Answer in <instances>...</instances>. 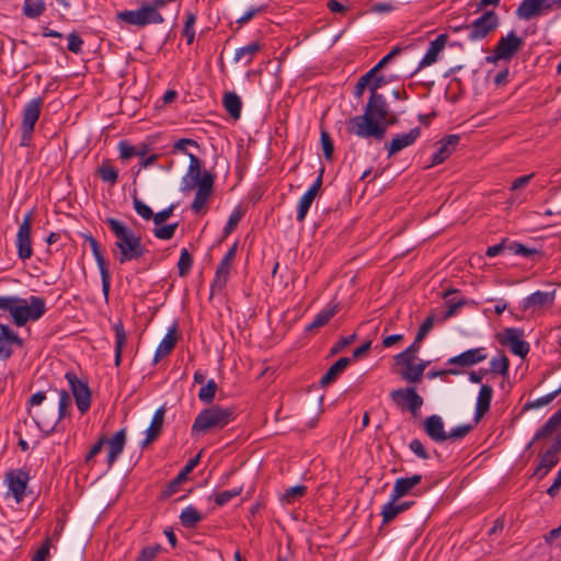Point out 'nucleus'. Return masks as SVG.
I'll return each mask as SVG.
<instances>
[{
    "label": "nucleus",
    "mask_w": 561,
    "mask_h": 561,
    "mask_svg": "<svg viewBox=\"0 0 561 561\" xmlns=\"http://www.w3.org/2000/svg\"><path fill=\"white\" fill-rule=\"evenodd\" d=\"M106 224L116 237L114 245L119 251L117 260L121 264L139 260L145 255L147 249L142 245L140 236L115 218H107Z\"/></svg>",
    "instance_id": "obj_1"
},
{
    "label": "nucleus",
    "mask_w": 561,
    "mask_h": 561,
    "mask_svg": "<svg viewBox=\"0 0 561 561\" xmlns=\"http://www.w3.org/2000/svg\"><path fill=\"white\" fill-rule=\"evenodd\" d=\"M26 411L41 431L50 432L58 423L55 396L45 391L32 394L26 403Z\"/></svg>",
    "instance_id": "obj_2"
},
{
    "label": "nucleus",
    "mask_w": 561,
    "mask_h": 561,
    "mask_svg": "<svg viewBox=\"0 0 561 561\" xmlns=\"http://www.w3.org/2000/svg\"><path fill=\"white\" fill-rule=\"evenodd\" d=\"M19 304H14L12 310L13 322L18 327H23L28 321H36L46 312L45 300L37 296H31L28 301L20 298Z\"/></svg>",
    "instance_id": "obj_3"
},
{
    "label": "nucleus",
    "mask_w": 561,
    "mask_h": 561,
    "mask_svg": "<svg viewBox=\"0 0 561 561\" xmlns=\"http://www.w3.org/2000/svg\"><path fill=\"white\" fill-rule=\"evenodd\" d=\"M197 187L196 196L192 203V210L194 213H199L208 199L210 198V172L205 171L202 175V179H195V176H191L185 174L182 180L181 191L183 193H188Z\"/></svg>",
    "instance_id": "obj_4"
},
{
    "label": "nucleus",
    "mask_w": 561,
    "mask_h": 561,
    "mask_svg": "<svg viewBox=\"0 0 561 561\" xmlns=\"http://www.w3.org/2000/svg\"><path fill=\"white\" fill-rule=\"evenodd\" d=\"M346 130L360 138L373 137L377 140L383 139L386 135V126L379 124L376 119H371L366 113L350 118L346 124Z\"/></svg>",
    "instance_id": "obj_5"
},
{
    "label": "nucleus",
    "mask_w": 561,
    "mask_h": 561,
    "mask_svg": "<svg viewBox=\"0 0 561 561\" xmlns=\"http://www.w3.org/2000/svg\"><path fill=\"white\" fill-rule=\"evenodd\" d=\"M116 19L128 25L145 27L149 24H160L164 21L159 11L149 4H142L137 10H125L116 13Z\"/></svg>",
    "instance_id": "obj_6"
},
{
    "label": "nucleus",
    "mask_w": 561,
    "mask_h": 561,
    "mask_svg": "<svg viewBox=\"0 0 561 561\" xmlns=\"http://www.w3.org/2000/svg\"><path fill=\"white\" fill-rule=\"evenodd\" d=\"M524 46V41L511 31L502 36L495 45L492 55L485 57L486 62L496 64L500 60H511Z\"/></svg>",
    "instance_id": "obj_7"
},
{
    "label": "nucleus",
    "mask_w": 561,
    "mask_h": 561,
    "mask_svg": "<svg viewBox=\"0 0 561 561\" xmlns=\"http://www.w3.org/2000/svg\"><path fill=\"white\" fill-rule=\"evenodd\" d=\"M42 104L43 100L41 98L32 99L25 104L21 124V146H27L30 144L35 124L41 115Z\"/></svg>",
    "instance_id": "obj_8"
},
{
    "label": "nucleus",
    "mask_w": 561,
    "mask_h": 561,
    "mask_svg": "<svg viewBox=\"0 0 561 561\" xmlns=\"http://www.w3.org/2000/svg\"><path fill=\"white\" fill-rule=\"evenodd\" d=\"M499 25V16L494 11H486L476 19L468 27V38L472 42L488 36Z\"/></svg>",
    "instance_id": "obj_9"
},
{
    "label": "nucleus",
    "mask_w": 561,
    "mask_h": 561,
    "mask_svg": "<svg viewBox=\"0 0 561 561\" xmlns=\"http://www.w3.org/2000/svg\"><path fill=\"white\" fill-rule=\"evenodd\" d=\"M558 5V0H523L516 9V15L525 21L542 15Z\"/></svg>",
    "instance_id": "obj_10"
},
{
    "label": "nucleus",
    "mask_w": 561,
    "mask_h": 561,
    "mask_svg": "<svg viewBox=\"0 0 561 561\" xmlns=\"http://www.w3.org/2000/svg\"><path fill=\"white\" fill-rule=\"evenodd\" d=\"M391 400L400 409H408L413 415H416L424 401L416 393L414 388H400L390 392Z\"/></svg>",
    "instance_id": "obj_11"
},
{
    "label": "nucleus",
    "mask_w": 561,
    "mask_h": 561,
    "mask_svg": "<svg viewBox=\"0 0 561 561\" xmlns=\"http://www.w3.org/2000/svg\"><path fill=\"white\" fill-rule=\"evenodd\" d=\"M33 216L32 213H27L22 222L19 226L16 233V247L18 255L21 260H28L33 254L32 241H31V229H32Z\"/></svg>",
    "instance_id": "obj_12"
},
{
    "label": "nucleus",
    "mask_w": 561,
    "mask_h": 561,
    "mask_svg": "<svg viewBox=\"0 0 561 561\" xmlns=\"http://www.w3.org/2000/svg\"><path fill=\"white\" fill-rule=\"evenodd\" d=\"M66 379L71 388L78 410L85 413L91 404V391L87 382L79 379L73 373H67Z\"/></svg>",
    "instance_id": "obj_13"
},
{
    "label": "nucleus",
    "mask_w": 561,
    "mask_h": 561,
    "mask_svg": "<svg viewBox=\"0 0 561 561\" xmlns=\"http://www.w3.org/2000/svg\"><path fill=\"white\" fill-rule=\"evenodd\" d=\"M30 474L21 469L10 470L5 474L4 482L8 484L9 492L12 494L16 503H21L25 496V490Z\"/></svg>",
    "instance_id": "obj_14"
},
{
    "label": "nucleus",
    "mask_w": 561,
    "mask_h": 561,
    "mask_svg": "<svg viewBox=\"0 0 561 561\" xmlns=\"http://www.w3.org/2000/svg\"><path fill=\"white\" fill-rule=\"evenodd\" d=\"M84 239H85V241H88V243L91 248L92 254L96 261V264H98V267H99L100 274H101V279H102V291H103L105 299H107L108 293H110V287H111V275H110V272H108V268L106 265V261L102 254L100 244L96 241V239L93 238L91 234H85Z\"/></svg>",
    "instance_id": "obj_15"
},
{
    "label": "nucleus",
    "mask_w": 561,
    "mask_h": 561,
    "mask_svg": "<svg viewBox=\"0 0 561 561\" xmlns=\"http://www.w3.org/2000/svg\"><path fill=\"white\" fill-rule=\"evenodd\" d=\"M556 290L540 291L527 296L522 302L523 311L538 312L547 307H551L554 302Z\"/></svg>",
    "instance_id": "obj_16"
},
{
    "label": "nucleus",
    "mask_w": 561,
    "mask_h": 561,
    "mask_svg": "<svg viewBox=\"0 0 561 561\" xmlns=\"http://www.w3.org/2000/svg\"><path fill=\"white\" fill-rule=\"evenodd\" d=\"M421 135L420 127H414L410 131L396 135L392 140L386 145L388 157H392L407 147L412 146Z\"/></svg>",
    "instance_id": "obj_17"
},
{
    "label": "nucleus",
    "mask_w": 561,
    "mask_h": 561,
    "mask_svg": "<svg viewBox=\"0 0 561 561\" xmlns=\"http://www.w3.org/2000/svg\"><path fill=\"white\" fill-rule=\"evenodd\" d=\"M364 113L369 115L371 119H376L379 124H381L382 121H386L389 114V108L383 95L379 93H371Z\"/></svg>",
    "instance_id": "obj_18"
},
{
    "label": "nucleus",
    "mask_w": 561,
    "mask_h": 561,
    "mask_svg": "<svg viewBox=\"0 0 561 561\" xmlns=\"http://www.w3.org/2000/svg\"><path fill=\"white\" fill-rule=\"evenodd\" d=\"M503 343L510 346L511 351L520 357H525L529 353V344L523 340V331L514 328L504 331Z\"/></svg>",
    "instance_id": "obj_19"
},
{
    "label": "nucleus",
    "mask_w": 561,
    "mask_h": 561,
    "mask_svg": "<svg viewBox=\"0 0 561 561\" xmlns=\"http://www.w3.org/2000/svg\"><path fill=\"white\" fill-rule=\"evenodd\" d=\"M322 185V172L319 174L313 184L308 188V191L300 197L297 205V220L302 222L308 214L310 206L312 205L314 198L317 197Z\"/></svg>",
    "instance_id": "obj_20"
},
{
    "label": "nucleus",
    "mask_w": 561,
    "mask_h": 561,
    "mask_svg": "<svg viewBox=\"0 0 561 561\" xmlns=\"http://www.w3.org/2000/svg\"><path fill=\"white\" fill-rule=\"evenodd\" d=\"M488 354L485 352L484 347H477L468 350L457 356L450 357L448 359L449 365H458L461 367H470L478 363L483 362L486 359Z\"/></svg>",
    "instance_id": "obj_21"
},
{
    "label": "nucleus",
    "mask_w": 561,
    "mask_h": 561,
    "mask_svg": "<svg viewBox=\"0 0 561 561\" xmlns=\"http://www.w3.org/2000/svg\"><path fill=\"white\" fill-rule=\"evenodd\" d=\"M422 481L421 474H414L407 478H398L394 481L393 489L391 492V500L398 501L409 494H414L413 489L419 485Z\"/></svg>",
    "instance_id": "obj_22"
},
{
    "label": "nucleus",
    "mask_w": 561,
    "mask_h": 561,
    "mask_svg": "<svg viewBox=\"0 0 561 561\" xmlns=\"http://www.w3.org/2000/svg\"><path fill=\"white\" fill-rule=\"evenodd\" d=\"M423 428L432 440L436 443L447 440V432L445 431L443 419L439 415L433 414L427 416L423 422Z\"/></svg>",
    "instance_id": "obj_23"
},
{
    "label": "nucleus",
    "mask_w": 561,
    "mask_h": 561,
    "mask_svg": "<svg viewBox=\"0 0 561 561\" xmlns=\"http://www.w3.org/2000/svg\"><path fill=\"white\" fill-rule=\"evenodd\" d=\"M237 253V243H234L225 254L222 260L220 261L217 270L216 276L214 280V286L222 287L228 280L230 270L232 267V261Z\"/></svg>",
    "instance_id": "obj_24"
},
{
    "label": "nucleus",
    "mask_w": 561,
    "mask_h": 561,
    "mask_svg": "<svg viewBox=\"0 0 561 561\" xmlns=\"http://www.w3.org/2000/svg\"><path fill=\"white\" fill-rule=\"evenodd\" d=\"M447 41V34H440L434 41H432L430 43L426 54L420 61L417 69H422L435 64L437 61L438 55L445 48Z\"/></svg>",
    "instance_id": "obj_25"
},
{
    "label": "nucleus",
    "mask_w": 561,
    "mask_h": 561,
    "mask_svg": "<svg viewBox=\"0 0 561 561\" xmlns=\"http://www.w3.org/2000/svg\"><path fill=\"white\" fill-rule=\"evenodd\" d=\"M458 142V135H449L446 138L442 139L438 144L437 151L432 157L431 165H436L444 162L455 150Z\"/></svg>",
    "instance_id": "obj_26"
},
{
    "label": "nucleus",
    "mask_w": 561,
    "mask_h": 561,
    "mask_svg": "<svg viewBox=\"0 0 561 561\" xmlns=\"http://www.w3.org/2000/svg\"><path fill=\"white\" fill-rule=\"evenodd\" d=\"M105 444L108 445L107 463L112 467L124 450L126 444V430L122 428L117 431L111 439H106Z\"/></svg>",
    "instance_id": "obj_27"
},
{
    "label": "nucleus",
    "mask_w": 561,
    "mask_h": 561,
    "mask_svg": "<svg viewBox=\"0 0 561 561\" xmlns=\"http://www.w3.org/2000/svg\"><path fill=\"white\" fill-rule=\"evenodd\" d=\"M492 397H493L492 387L489 385H482L480 388V391L478 393L477 403H476V414H474L476 424L490 410Z\"/></svg>",
    "instance_id": "obj_28"
},
{
    "label": "nucleus",
    "mask_w": 561,
    "mask_h": 561,
    "mask_svg": "<svg viewBox=\"0 0 561 561\" xmlns=\"http://www.w3.org/2000/svg\"><path fill=\"white\" fill-rule=\"evenodd\" d=\"M163 420H164V409L160 408L154 412L151 423L146 431V438L141 443L142 447L148 446L149 444H151L152 442H154L158 438V436L161 434V431H162Z\"/></svg>",
    "instance_id": "obj_29"
},
{
    "label": "nucleus",
    "mask_w": 561,
    "mask_h": 561,
    "mask_svg": "<svg viewBox=\"0 0 561 561\" xmlns=\"http://www.w3.org/2000/svg\"><path fill=\"white\" fill-rule=\"evenodd\" d=\"M176 343V324H173L169 328L165 336L162 339L160 344L158 345L154 354L153 362L158 363L161 358L165 357L171 353Z\"/></svg>",
    "instance_id": "obj_30"
},
{
    "label": "nucleus",
    "mask_w": 561,
    "mask_h": 561,
    "mask_svg": "<svg viewBox=\"0 0 561 561\" xmlns=\"http://www.w3.org/2000/svg\"><path fill=\"white\" fill-rule=\"evenodd\" d=\"M396 502L397 501H392L390 499V501L382 506L381 516H382L383 524L390 523L399 514L409 510L414 504V502H402L399 504H397Z\"/></svg>",
    "instance_id": "obj_31"
},
{
    "label": "nucleus",
    "mask_w": 561,
    "mask_h": 561,
    "mask_svg": "<svg viewBox=\"0 0 561 561\" xmlns=\"http://www.w3.org/2000/svg\"><path fill=\"white\" fill-rule=\"evenodd\" d=\"M222 105L232 119L240 118L242 101L236 92H226L222 98Z\"/></svg>",
    "instance_id": "obj_32"
},
{
    "label": "nucleus",
    "mask_w": 561,
    "mask_h": 561,
    "mask_svg": "<svg viewBox=\"0 0 561 561\" xmlns=\"http://www.w3.org/2000/svg\"><path fill=\"white\" fill-rule=\"evenodd\" d=\"M350 358L341 357L339 358L321 377L319 383L321 387H327L335 381L337 376L348 366Z\"/></svg>",
    "instance_id": "obj_33"
},
{
    "label": "nucleus",
    "mask_w": 561,
    "mask_h": 561,
    "mask_svg": "<svg viewBox=\"0 0 561 561\" xmlns=\"http://www.w3.org/2000/svg\"><path fill=\"white\" fill-rule=\"evenodd\" d=\"M561 426V409L557 411L548 421L536 432L529 446L543 437L551 435L556 430Z\"/></svg>",
    "instance_id": "obj_34"
},
{
    "label": "nucleus",
    "mask_w": 561,
    "mask_h": 561,
    "mask_svg": "<svg viewBox=\"0 0 561 561\" xmlns=\"http://www.w3.org/2000/svg\"><path fill=\"white\" fill-rule=\"evenodd\" d=\"M234 419V410L231 408H222L213 405V430L221 428Z\"/></svg>",
    "instance_id": "obj_35"
},
{
    "label": "nucleus",
    "mask_w": 561,
    "mask_h": 561,
    "mask_svg": "<svg viewBox=\"0 0 561 561\" xmlns=\"http://www.w3.org/2000/svg\"><path fill=\"white\" fill-rule=\"evenodd\" d=\"M113 330L115 332V366L118 367L122 363V352L123 347L127 341V335L123 325V322L119 320L113 325Z\"/></svg>",
    "instance_id": "obj_36"
},
{
    "label": "nucleus",
    "mask_w": 561,
    "mask_h": 561,
    "mask_svg": "<svg viewBox=\"0 0 561 561\" xmlns=\"http://www.w3.org/2000/svg\"><path fill=\"white\" fill-rule=\"evenodd\" d=\"M426 364L421 362L419 364H412L401 369L400 376L403 380L410 383H417L422 380Z\"/></svg>",
    "instance_id": "obj_37"
},
{
    "label": "nucleus",
    "mask_w": 561,
    "mask_h": 561,
    "mask_svg": "<svg viewBox=\"0 0 561 561\" xmlns=\"http://www.w3.org/2000/svg\"><path fill=\"white\" fill-rule=\"evenodd\" d=\"M337 310V304L328 305L314 317L313 321L307 327V330H313L325 325Z\"/></svg>",
    "instance_id": "obj_38"
},
{
    "label": "nucleus",
    "mask_w": 561,
    "mask_h": 561,
    "mask_svg": "<svg viewBox=\"0 0 561 561\" xmlns=\"http://www.w3.org/2000/svg\"><path fill=\"white\" fill-rule=\"evenodd\" d=\"M210 430V409H204L192 425V436L206 434Z\"/></svg>",
    "instance_id": "obj_39"
},
{
    "label": "nucleus",
    "mask_w": 561,
    "mask_h": 561,
    "mask_svg": "<svg viewBox=\"0 0 561 561\" xmlns=\"http://www.w3.org/2000/svg\"><path fill=\"white\" fill-rule=\"evenodd\" d=\"M261 48L262 45L259 42H252L243 47H240L236 50L234 60L243 61L244 65H250L254 55L259 53Z\"/></svg>",
    "instance_id": "obj_40"
},
{
    "label": "nucleus",
    "mask_w": 561,
    "mask_h": 561,
    "mask_svg": "<svg viewBox=\"0 0 561 561\" xmlns=\"http://www.w3.org/2000/svg\"><path fill=\"white\" fill-rule=\"evenodd\" d=\"M558 454L548 449L543 455H541L540 462L535 473L539 476V478H543L558 463Z\"/></svg>",
    "instance_id": "obj_41"
},
{
    "label": "nucleus",
    "mask_w": 561,
    "mask_h": 561,
    "mask_svg": "<svg viewBox=\"0 0 561 561\" xmlns=\"http://www.w3.org/2000/svg\"><path fill=\"white\" fill-rule=\"evenodd\" d=\"M50 394H58V402H57V409L56 412H58V422L68 415L69 408L71 405V397L66 390H53L50 391Z\"/></svg>",
    "instance_id": "obj_42"
},
{
    "label": "nucleus",
    "mask_w": 561,
    "mask_h": 561,
    "mask_svg": "<svg viewBox=\"0 0 561 561\" xmlns=\"http://www.w3.org/2000/svg\"><path fill=\"white\" fill-rule=\"evenodd\" d=\"M207 373L202 370H196L194 374V385H202V388L198 391V398L203 402H210V380L206 382Z\"/></svg>",
    "instance_id": "obj_43"
},
{
    "label": "nucleus",
    "mask_w": 561,
    "mask_h": 561,
    "mask_svg": "<svg viewBox=\"0 0 561 561\" xmlns=\"http://www.w3.org/2000/svg\"><path fill=\"white\" fill-rule=\"evenodd\" d=\"M45 10L43 0H24L23 13L30 19L38 18Z\"/></svg>",
    "instance_id": "obj_44"
},
{
    "label": "nucleus",
    "mask_w": 561,
    "mask_h": 561,
    "mask_svg": "<svg viewBox=\"0 0 561 561\" xmlns=\"http://www.w3.org/2000/svg\"><path fill=\"white\" fill-rule=\"evenodd\" d=\"M98 174L102 179V181L114 184L117 181L118 172L117 170L108 162L104 161L98 169Z\"/></svg>",
    "instance_id": "obj_45"
},
{
    "label": "nucleus",
    "mask_w": 561,
    "mask_h": 561,
    "mask_svg": "<svg viewBox=\"0 0 561 561\" xmlns=\"http://www.w3.org/2000/svg\"><path fill=\"white\" fill-rule=\"evenodd\" d=\"M201 514L192 506L186 507L180 515V519L183 526L194 527L201 520Z\"/></svg>",
    "instance_id": "obj_46"
},
{
    "label": "nucleus",
    "mask_w": 561,
    "mask_h": 561,
    "mask_svg": "<svg viewBox=\"0 0 561 561\" xmlns=\"http://www.w3.org/2000/svg\"><path fill=\"white\" fill-rule=\"evenodd\" d=\"M203 450L199 451L195 457L191 458L186 465L182 468L179 474L175 477V483H183L186 481L188 473L197 466L201 459Z\"/></svg>",
    "instance_id": "obj_47"
},
{
    "label": "nucleus",
    "mask_w": 561,
    "mask_h": 561,
    "mask_svg": "<svg viewBox=\"0 0 561 561\" xmlns=\"http://www.w3.org/2000/svg\"><path fill=\"white\" fill-rule=\"evenodd\" d=\"M490 367L493 373L506 375L510 367L508 358L505 355H499L491 359Z\"/></svg>",
    "instance_id": "obj_48"
},
{
    "label": "nucleus",
    "mask_w": 561,
    "mask_h": 561,
    "mask_svg": "<svg viewBox=\"0 0 561 561\" xmlns=\"http://www.w3.org/2000/svg\"><path fill=\"white\" fill-rule=\"evenodd\" d=\"M455 293H456V290L450 289V290L446 291L445 295H444V298H445L446 304L448 306V309H447V311L445 313V318L453 317L455 314L456 310L458 308H460L461 306H463L465 302H466L463 298L458 299V300H456L454 298H450V296L453 294H455Z\"/></svg>",
    "instance_id": "obj_49"
},
{
    "label": "nucleus",
    "mask_w": 561,
    "mask_h": 561,
    "mask_svg": "<svg viewBox=\"0 0 561 561\" xmlns=\"http://www.w3.org/2000/svg\"><path fill=\"white\" fill-rule=\"evenodd\" d=\"M192 263L193 260L191 254L188 253L187 249L183 248L181 250L180 260L178 262L179 275L182 277L185 276L190 272Z\"/></svg>",
    "instance_id": "obj_50"
},
{
    "label": "nucleus",
    "mask_w": 561,
    "mask_h": 561,
    "mask_svg": "<svg viewBox=\"0 0 561 561\" xmlns=\"http://www.w3.org/2000/svg\"><path fill=\"white\" fill-rule=\"evenodd\" d=\"M320 140L324 158L327 160H331L334 151V146L330 134L327 130L322 129L320 134Z\"/></svg>",
    "instance_id": "obj_51"
},
{
    "label": "nucleus",
    "mask_w": 561,
    "mask_h": 561,
    "mask_svg": "<svg viewBox=\"0 0 561 561\" xmlns=\"http://www.w3.org/2000/svg\"><path fill=\"white\" fill-rule=\"evenodd\" d=\"M178 226H179L178 222H175V224H169V225L162 226V227H157L153 230V234L156 238H158L160 240H170L173 238Z\"/></svg>",
    "instance_id": "obj_52"
},
{
    "label": "nucleus",
    "mask_w": 561,
    "mask_h": 561,
    "mask_svg": "<svg viewBox=\"0 0 561 561\" xmlns=\"http://www.w3.org/2000/svg\"><path fill=\"white\" fill-rule=\"evenodd\" d=\"M307 492V486L305 485H295L286 490V492L283 495V500L287 503H293L297 499L302 497Z\"/></svg>",
    "instance_id": "obj_53"
},
{
    "label": "nucleus",
    "mask_w": 561,
    "mask_h": 561,
    "mask_svg": "<svg viewBox=\"0 0 561 561\" xmlns=\"http://www.w3.org/2000/svg\"><path fill=\"white\" fill-rule=\"evenodd\" d=\"M241 491H242L241 488H234L232 490L220 492V493L216 494L215 503L218 506H224L225 504L230 502L233 497H237L238 495H240Z\"/></svg>",
    "instance_id": "obj_54"
},
{
    "label": "nucleus",
    "mask_w": 561,
    "mask_h": 561,
    "mask_svg": "<svg viewBox=\"0 0 561 561\" xmlns=\"http://www.w3.org/2000/svg\"><path fill=\"white\" fill-rule=\"evenodd\" d=\"M133 205H134L135 211L140 217H142L146 220H149L152 218L153 213H152L151 208L148 205H146L141 199H139L137 196H134Z\"/></svg>",
    "instance_id": "obj_55"
},
{
    "label": "nucleus",
    "mask_w": 561,
    "mask_h": 561,
    "mask_svg": "<svg viewBox=\"0 0 561 561\" xmlns=\"http://www.w3.org/2000/svg\"><path fill=\"white\" fill-rule=\"evenodd\" d=\"M472 425L463 424L453 428L450 432H447V440H458L467 436L471 430Z\"/></svg>",
    "instance_id": "obj_56"
},
{
    "label": "nucleus",
    "mask_w": 561,
    "mask_h": 561,
    "mask_svg": "<svg viewBox=\"0 0 561 561\" xmlns=\"http://www.w3.org/2000/svg\"><path fill=\"white\" fill-rule=\"evenodd\" d=\"M434 321L435 320L433 316H428L424 319L423 323L421 324L417 331L416 342H422L425 339L428 332L433 329Z\"/></svg>",
    "instance_id": "obj_57"
},
{
    "label": "nucleus",
    "mask_w": 561,
    "mask_h": 561,
    "mask_svg": "<svg viewBox=\"0 0 561 561\" xmlns=\"http://www.w3.org/2000/svg\"><path fill=\"white\" fill-rule=\"evenodd\" d=\"M83 41L77 33L68 35V50L73 54H80L82 50Z\"/></svg>",
    "instance_id": "obj_58"
},
{
    "label": "nucleus",
    "mask_w": 561,
    "mask_h": 561,
    "mask_svg": "<svg viewBox=\"0 0 561 561\" xmlns=\"http://www.w3.org/2000/svg\"><path fill=\"white\" fill-rule=\"evenodd\" d=\"M409 448L421 459L430 458V455L427 454L423 443L417 438H414L410 442Z\"/></svg>",
    "instance_id": "obj_59"
},
{
    "label": "nucleus",
    "mask_w": 561,
    "mask_h": 561,
    "mask_svg": "<svg viewBox=\"0 0 561 561\" xmlns=\"http://www.w3.org/2000/svg\"><path fill=\"white\" fill-rule=\"evenodd\" d=\"M20 297L15 296H0V310L9 311L12 314L14 304H19Z\"/></svg>",
    "instance_id": "obj_60"
},
{
    "label": "nucleus",
    "mask_w": 561,
    "mask_h": 561,
    "mask_svg": "<svg viewBox=\"0 0 561 561\" xmlns=\"http://www.w3.org/2000/svg\"><path fill=\"white\" fill-rule=\"evenodd\" d=\"M159 550L160 546L146 547L140 551L136 561H153Z\"/></svg>",
    "instance_id": "obj_61"
},
{
    "label": "nucleus",
    "mask_w": 561,
    "mask_h": 561,
    "mask_svg": "<svg viewBox=\"0 0 561 561\" xmlns=\"http://www.w3.org/2000/svg\"><path fill=\"white\" fill-rule=\"evenodd\" d=\"M50 539L47 538L36 553L33 556L31 561H46L49 554Z\"/></svg>",
    "instance_id": "obj_62"
},
{
    "label": "nucleus",
    "mask_w": 561,
    "mask_h": 561,
    "mask_svg": "<svg viewBox=\"0 0 561 561\" xmlns=\"http://www.w3.org/2000/svg\"><path fill=\"white\" fill-rule=\"evenodd\" d=\"M415 357L416 356L408 353V351L405 350V351L399 353L398 355H396L394 359H396V364L399 366H402V368H403L405 366L414 364Z\"/></svg>",
    "instance_id": "obj_63"
},
{
    "label": "nucleus",
    "mask_w": 561,
    "mask_h": 561,
    "mask_svg": "<svg viewBox=\"0 0 561 561\" xmlns=\"http://www.w3.org/2000/svg\"><path fill=\"white\" fill-rule=\"evenodd\" d=\"M173 210H174V205H171L168 208L154 214L152 216L154 225L160 226L164 221H167L170 218V216L172 215Z\"/></svg>",
    "instance_id": "obj_64"
}]
</instances>
